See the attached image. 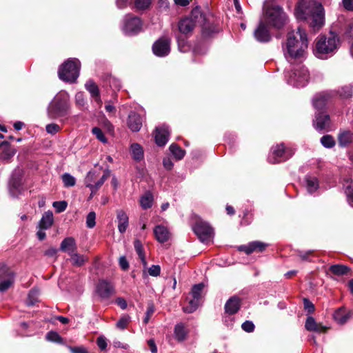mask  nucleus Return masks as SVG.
<instances>
[{
    "mask_svg": "<svg viewBox=\"0 0 353 353\" xmlns=\"http://www.w3.org/2000/svg\"><path fill=\"white\" fill-rule=\"evenodd\" d=\"M295 16L298 20L306 21L314 32L325 25V9L321 3L315 0H300L295 8Z\"/></svg>",
    "mask_w": 353,
    "mask_h": 353,
    "instance_id": "obj_1",
    "label": "nucleus"
},
{
    "mask_svg": "<svg viewBox=\"0 0 353 353\" xmlns=\"http://www.w3.org/2000/svg\"><path fill=\"white\" fill-rule=\"evenodd\" d=\"M308 46L306 32L299 27L296 31L289 32L287 39L283 44V51L286 60L292 63L296 60L303 58Z\"/></svg>",
    "mask_w": 353,
    "mask_h": 353,
    "instance_id": "obj_2",
    "label": "nucleus"
},
{
    "mask_svg": "<svg viewBox=\"0 0 353 353\" xmlns=\"http://www.w3.org/2000/svg\"><path fill=\"white\" fill-rule=\"evenodd\" d=\"M339 46V36L330 32L327 35H320L316 38L314 54L319 59H326L332 57L337 52Z\"/></svg>",
    "mask_w": 353,
    "mask_h": 353,
    "instance_id": "obj_3",
    "label": "nucleus"
},
{
    "mask_svg": "<svg viewBox=\"0 0 353 353\" xmlns=\"http://www.w3.org/2000/svg\"><path fill=\"white\" fill-rule=\"evenodd\" d=\"M69 110V94L62 90L57 93L49 103L47 114L50 119H56L68 115Z\"/></svg>",
    "mask_w": 353,
    "mask_h": 353,
    "instance_id": "obj_4",
    "label": "nucleus"
},
{
    "mask_svg": "<svg viewBox=\"0 0 353 353\" xmlns=\"http://www.w3.org/2000/svg\"><path fill=\"white\" fill-rule=\"evenodd\" d=\"M288 21V16L281 6H271L264 10V23L267 26L279 30Z\"/></svg>",
    "mask_w": 353,
    "mask_h": 353,
    "instance_id": "obj_5",
    "label": "nucleus"
},
{
    "mask_svg": "<svg viewBox=\"0 0 353 353\" xmlns=\"http://www.w3.org/2000/svg\"><path fill=\"white\" fill-rule=\"evenodd\" d=\"M204 21V15L200 8L196 7L192 10L189 17H185L179 21L178 28L181 35L189 37L192 34L196 23L201 24Z\"/></svg>",
    "mask_w": 353,
    "mask_h": 353,
    "instance_id": "obj_6",
    "label": "nucleus"
},
{
    "mask_svg": "<svg viewBox=\"0 0 353 353\" xmlns=\"http://www.w3.org/2000/svg\"><path fill=\"white\" fill-rule=\"evenodd\" d=\"M81 63L76 58L65 61L59 68L58 75L63 81L73 83L79 75Z\"/></svg>",
    "mask_w": 353,
    "mask_h": 353,
    "instance_id": "obj_7",
    "label": "nucleus"
},
{
    "mask_svg": "<svg viewBox=\"0 0 353 353\" xmlns=\"http://www.w3.org/2000/svg\"><path fill=\"white\" fill-rule=\"evenodd\" d=\"M287 83L294 87L301 88L307 85L309 73L307 68L302 65H298L291 72L285 74Z\"/></svg>",
    "mask_w": 353,
    "mask_h": 353,
    "instance_id": "obj_8",
    "label": "nucleus"
},
{
    "mask_svg": "<svg viewBox=\"0 0 353 353\" xmlns=\"http://www.w3.org/2000/svg\"><path fill=\"white\" fill-rule=\"evenodd\" d=\"M294 153L292 148H285L283 143H281L271 148L268 160L271 163H281L288 160Z\"/></svg>",
    "mask_w": 353,
    "mask_h": 353,
    "instance_id": "obj_9",
    "label": "nucleus"
},
{
    "mask_svg": "<svg viewBox=\"0 0 353 353\" xmlns=\"http://www.w3.org/2000/svg\"><path fill=\"white\" fill-rule=\"evenodd\" d=\"M142 30V21L138 17L131 14L125 16L123 20L122 30L125 34L132 36L140 32Z\"/></svg>",
    "mask_w": 353,
    "mask_h": 353,
    "instance_id": "obj_10",
    "label": "nucleus"
},
{
    "mask_svg": "<svg viewBox=\"0 0 353 353\" xmlns=\"http://www.w3.org/2000/svg\"><path fill=\"white\" fill-rule=\"evenodd\" d=\"M109 176L110 172L108 170H105L101 177H99V172L94 170H90L88 172L85 178V185L90 189H92V192L99 190Z\"/></svg>",
    "mask_w": 353,
    "mask_h": 353,
    "instance_id": "obj_11",
    "label": "nucleus"
},
{
    "mask_svg": "<svg viewBox=\"0 0 353 353\" xmlns=\"http://www.w3.org/2000/svg\"><path fill=\"white\" fill-rule=\"evenodd\" d=\"M193 230L199 240L205 243L210 242L213 237L214 231L212 227L201 220H197L193 226Z\"/></svg>",
    "mask_w": 353,
    "mask_h": 353,
    "instance_id": "obj_12",
    "label": "nucleus"
},
{
    "mask_svg": "<svg viewBox=\"0 0 353 353\" xmlns=\"http://www.w3.org/2000/svg\"><path fill=\"white\" fill-rule=\"evenodd\" d=\"M203 288L204 285L203 283L196 284L192 286L190 292L192 298L188 300V305L183 307L184 312L192 313L197 309L199 305V301L201 297V293Z\"/></svg>",
    "mask_w": 353,
    "mask_h": 353,
    "instance_id": "obj_13",
    "label": "nucleus"
},
{
    "mask_svg": "<svg viewBox=\"0 0 353 353\" xmlns=\"http://www.w3.org/2000/svg\"><path fill=\"white\" fill-rule=\"evenodd\" d=\"M335 95L332 91H324L317 93L312 99V104L316 112H323L326 105Z\"/></svg>",
    "mask_w": 353,
    "mask_h": 353,
    "instance_id": "obj_14",
    "label": "nucleus"
},
{
    "mask_svg": "<svg viewBox=\"0 0 353 353\" xmlns=\"http://www.w3.org/2000/svg\"><path fill=\"white\" fill-rule=\"evenodd\" d=\"M152 51L156 56L159 57L168 55L170 52V39L167 37L159 39L154 43Z\"/></svg>",
    "mask_w": 353,
    "mask_h": 353,
    "instance_id": "obj_15",
    "label": "nucleus"
},
{
    "mask_svg": "<svg viewBox=\"0 0 353 353\" xmlns=\"http://www.w3.org/2000/svg\"><path fill=\"white\" fill-rule=\"evenodd\" d=\"M313 126L318 131L327 129L330 126L329 114L325 112H316Z\"/></svg>",
    "mask_w": 353,
    "mask_h": 353,
    "instance_id": "obj_16",
    "label": "nucleus"
},
{
    "mask_svg": "<svg viewBox=\"0 0 353 353\" xmlns=\"http://www.w3.org/2000/svg\"><path fill=\"white\" fill-rule=\"evenodd\" d=\"M96 292L100 298L105 299L114 293V287L106 280H99L96 287Z\"/></svg>",
    "mask_w": 353,
    "mask_h": 353,
    "instance_id": "obj_17",
    "label": "nucleus"
},
{
    "mask_svg": "<svg viewBox=\"0 0 353 353\" xmlns=\"http://www.w3.org/2000/svg\"><path fill=\"white\" fill-rule=\"evenodd\" d=\"M16 149L8 142L0 143V163H8L16 154Z\"/></svg>",
    "mask_w": 353,
    "mask_h": 353,
    "instance_id": "obj_18",
    "label": "nucleus"
},
{
    "mask_svg": "<svg viewBox=\"0 0 353 353\" xmlns=\"http://www.w3.org/2000/svg\"><path fill=\"white\" fill-rule=\"evenodd\" d=\"M170 132L168 126L163 125L156 128L154 133L155 142L159 146L165 145L168 141Z\"/></svg>",
    "mask_w": 353,
    "mask_h": 353,
    "instance_id": "obj_19",
    "label": "nucleus"
},
{
    "mask_svg": "<svg viewBox=\"0 0 353 353\" xmlns=\"http://www.w3.org/2000/svg\"><path fill=\"white\" fill-rule=\"evenodd\" d=\"M10 193L13 197L17 196L22 190L21 176L13 173L9 181Z\"/></svg>",
    "mask_w": 353,
    "mask_h": 353,
    "instance_id": "obj_20",
    "label": "nucleus"
},
{
    "mask_svg": "<svg viewBox=\"0 0 353 353\" xmlns=\"http://www.w3.org/2000/svg\"><path fill=\"white\" fill-rule=\"evenodd\" d=\"M268 245L261 241H252L248 245H242L239 246L238 250L244 252L247 254H250L254 252H263Z\"/></svg>",
    "mask_w": 353,
    "mask_h": 353,
    "instance_id": "obj_21",
    "label": "nucleus"
},
{
    "mask_svg": "<svg viewBox=\"0 0 353 353\" xmlns=\"http://www.w3.org/2000/svg\"><path fill=\"white\" fill-rule=\"evenodd\" d=\"M143 117L136 113L131 112L128 116V125L132 132H139L142 127Z\"/></svg>",
    "mask_w": 353,
    "mask_h": 353,
    "instance_id": "obj_22",
    "label": "nucleus"
},
{
    "mask_svg": "<svg viewBox=\"0 0 353 353\" xmlns=\"http://www.w3.org/2000/svg\"><path fill=\"white\" fill-rule=\"evenodd\" d=\"M254 37L259 42H268L271 39V35L264 22H261L254 31Z\"/></svg>",
    "mask_w": 353,
    "mask_h": 353,
    "instance_id": "obj_23",
    "label": "nucleus"
},
{
    "mask_svg": "<svg viewBox=\"0 0 353 353\" xmlns=\"http://www.w3.org/2000/svg\"><path fill=\"white\" fill-rule=\"evenodd\" d=\"M241 307V299L236 296L230 298L225 304V314H234Z\"/></svg>",
    "mask_w": 353,
    "mask_h": 353,
    "instance_id": "obj_24",
    "label": "nucleus"
},
{
    "mask_svg": "<svg viewBox=\"0 0 353 353\" xmlns=\"http://www.w3.org/2000/svg\"><path fill=\"white\" fill-rule=\"evenodd\" d=\"M60 250L70 255L77 250V244L73 237H66L61 243Z\"/></svg>",
    "mask_w": 353,
    "mask_h": 353,
    "instance_id": "obj_25",
    "label": "nucleus"
},
{
    "mask_svg": "<svg viewBox=\"0 0 353 353\" xmlns=\"http://www.w3.org/2000/svg\"><path fill=\"white\" fill-rule=\"evenodd\" d=\"M117 219L118 222V230L120 233L123 234L128 227V216L123 210H119L117 211Z\"/></svg>",
    "mask_w": 353,
    "mask_h": 353,
    "instance_id": "obj_26",
    "label": "nucleus"
},
{
    "mask_svg": "<svg viewBox=\"0 0 353 353\" xmlns=\"http://www.w3.org/2000/svg\"><path fill=\"white\" fill-rule=\"evenodd\" d=\"M85 88L90 92L91 97L94 99L95 101L99 104H101L99 89L94 81L89 79L85 83Z\"/></svg>",
    "mask_w": 353,
    "mask_h": 353,
    "instance_id": "obj_27",
    "label": "nucleus"
},
{
    "mask_svg": "<svg viewBox=\"0 0 353 353\" xmlns=\"http://www.w3.org/2000/svg\"><path fill=\"white\" fill-rule=\"evenodd\" d=\"M338 142L341 147H346L353 142V132L350 130H341L338 134Z\"/></svg>",
    "mask_w": 353,
    "mask_h": 353,
    "instance_id": "obj_28",
    "label": "nucleus"
},
{
    "mask_svg": "<svg viewBox=\"0 0 353 353\" xmlns=\"http://www.w3.org/2000/svg\"><path fill=\"white\" fill-rule=\"evenodd\" d=\"M188 330L183 323L176 324L174 329V336L176 341L182 342L186 339Z\"/></svg>",
    "mask_w": 353,
    "mask_h": 353,
    "instance_id": "obj_29",
    "label": "nucleus"
},
{
    "mask_svg": "<svg viewBox=\"0 0 353 353\" xmlns=\"http://www.w3.org/2000/svg\"><path fill=\"white\" fill-rule=\"evenodd\" d=\"M305 187L310 194L316 192L319 188V181L317 177L312 175H306L304 179Z\"/></svg>",
    "mask_w": 353,
    "mask_h": 353,
    "instance_id": "obj_30",
    "label": "nucleus"
},
{
    "mask_svg": "<svg viewBox=\"0 0 353 353\" xmlns=\"http://www.w3.org/2000/svg\"><path fill=\"white\" fill-rule=\"evenodd\" d=\"M53 221V213L52 211L48 210L43 214L39 223V228L41 230H48L52 226Z\"/></svg>",
    "mask_w": 353,
    "mask_h": 353,
    "instance_id": "obj_31",
    "label": "nucleus"
},
{
    "mask_svg": "<svg viewBox=\"0 0 353 353\" xmlns=\"http://www.w3.org/2000/svg\"><path fill=\"white\" fill-rule=\"evenodd\" d=\"M154 233L157 240L160 243H164L169 239V232L163 225H157L154 229Z\"/></svg>",
    "mask_w": 353,
    "mask_h": 353,
    "instance_id": "obj_32",
    "label": "nucleus"
},
{
    "mask_svg": "<svg viewBox=\"0 0 353 353\" xmlns=\"http://www.w3.org/2000/svg\"><path fill=\"white\" fill-rule=\"evenodd\" d=\"M333 317L339 324L343 325L349 320L350 314L343 307H340L334 312Z\"/></svg>",
    "mask_w": 353,
    "mask_h": 353,
    "instance_id": "obj_33",
    "label": "nucleus"
},
{
    "mask_svg": "<svg viewBox=\"0 0 353 353\" xmlns=\"http://www.w3.org/2000/svg\"><path fill=\"white\" fill-rule=\"evenodd\" d=\"M343 188L347 202L353 207V180L350 178L344 179Z\"/></svg>",
    "mask_w": 353,
    "mask_h": 353,
    "instance_id": "obj_34",
    "label": "nucleus"
},
{
    "mask_svg": "<svg viewBox=\"0 0 353 353\" xmlns=\"http://www.w3.org/2000/svg\"><path fill=\"white\" fill-rule=\"evenodd\" d=\"M169 150L176 161L181 160L185 154V151L176 143H172Z\"/></svg>",
    "mask_w": 353,
    "mask_h": 353,
    "instance_id": "obj_35",
    "label": "nucleus"
},
{
    "mask_svg": "<svg viewBox=\"0 0 353 353\" xmlns=\"http://www.w3.org/2000/svg\"><path fill=\"white\" fill-rule=\"evenodd\" d=\"M329 270L334 275L343 276L347 274L350 271V269L346 265L336 264L331 265L329 268Z\"/></svg>",
    "mask_w": 353,
    "mask_h": 353,
    "instance_id": "obj_36",
    "label": "nucleus"
},
{
    "mask_svg": "<svg viewBox=\"0 0 353 353\" xmlns=\"http://www.w3.org/2000/svg\"><path fill=\"white\" fill-rule=\"evenodd\" d=\"M134 247L136 252L137 253L139 257L140 258V259L142 262L143 267L146 268L147 262H146L145 257V253H144L143 245H142L141 241L139 239H136L134 241Z\"/></svg>",
    "mask_w": 353,
    "mask_h": 353,
    "instance_id": "obj_37",
    "label": "nucleus"
},
{
    "mask_svg": "<svg viewBox=\"0 0 353 353\" xmlns=\"http://www.w3.org/2000/svg\"><path fill=\"white\" fill-rule=\"evenodd\" d=\"M70 256L72 265L75 266H82L85 262L88 261V258L85 256L79 254L76 252H73Z\"/></svg>",
    "mask_w": 353,
    "mask_h": 353,
    "instance_id": "obj_38",
    "label": "nucleus"
},
{
    "mask_svg": "<svg viewBox=\"0 0 353 353\" xmlns=\"http://www.w3.org/2000/svg\"><path fill=\"white\" fill-rule=\"evenodd\" d=\"M153 196L148 192L145 193L140 199V205L143 209L150 208L152 205Z\"/></svg>",
    "mask_w": 353,
    "mask_h": 353,
    "instance_id": "obj_39",
    "label": "nucleus"
},
{
    "mask_svg": "<svg viewBox=\"0 0 353 353\" xmlns=\"http://www.w3.org/2000/svg\"><path fill=\"white\" fill-rule=\"evenodd\" d=\"M131 153L134 159L140 161L143 158V150L142 147L138 143L131 145Z\"/></svg>",
    "mask_w": 353,
    "mask_h": 353,
    "instance_id": "obj_40",
    "label": "nucleus"
},
{
    "mask_svg": "<svg viewBox=\"0 0 353 353\" xmlns=\"http://www.w3.org/2000/svg\"><path fill=\"white\" fill-rule=\"evenodd\" d=\"M10 277L0 280V292L3 293L7 291L14 282L15 275H9Z\"/></svg>",
    "mask_w": 353,
    "mask_h": 353,
    "instance_id": "obj_41",
    "label": "nucleus"
},
{
    "mask_svg": "<svg viewBox=\"0 0 353 353\" xmlns=\"http://www.w3.org/2000/svg\"><path fill=\"white\" fill-rule=\"evenodd\" d=\"M187 37L184 35H177L176 40L178 43L179 50L181 52H188L190 49V46L187 41Z\"/></svg>",
    "mask_w": 353,
    "mask_h": 353,
    "instance_id": "obj_42",
    "label": "nucleus"
},
{
    "mask_svg": "<svg viewBox=\"0 0 353 353\" xmlns=\"http://www.w3.org/2000/svg\"><path fill=\"white\" fill-rule=\"evenodd\" d=\"M338 93L340 97L343 99H348L352 97L353 96V85L350 84L341 87L339 90Z\"/></svg>",
    "mask_w": 353,
    "mask_h": 353,
    "instance_id": "obj_43",
    "label": "nucleus"
},
{
    "mask_svg": "<svg viewBox=\"0 0 353 353\" xmlns=\"http://www.w3.org/2000/svg\"><path fill=\"white\" fill-rule=\"evenodd\" d=\"M320 141L321 143L326 148H332L336 144L334 137L330 134L323 136Z\"/></svg>",
    "mask_w": 353,
    "mask_h": 353,
    "instance_id": "obj_44",
    "label": "nucleus"
},
{
    "mask_svg": "<svg viewBox=\"0 0 353 353\" xmlns=\"http://www.w3.org/2000/svg\"><path fill=\"white\" fill-rule=\"evenodd\" d=\"M39 295V290L37 288H32L28 294L27 304L28 305H33L38 301Z\"/></svg>",
    "mask_w": 353,
    "mask_h": 353,
    "instance_id": "obj_45",
    "label": "nucleus"
},
{
    "mask_svg": "<svg viewBox=\"0 0 353 353\" xmlns=\"http://www.w3.org/2000/svg\"><path fill=\"white\" fill-rule=\"evenodd\" d=\"M61 178L63 185L66 188L72 187L76 183L75 178L68 173H64Z\"/></svg>",
    "mask_w": 353,
    "mask_h": 353,
    "instance_id": "obj_46",
    "label": "nucleus"
},
{
    "mask_svg": "<svg viewBox=\"0 0 353 353\" xmlns=\"http://www.w3.org/2000/svg\"><path fill=\"white\" fill-rule=\"evenodd\" d=\"M9 275H14V272L7 265L0 263V280L10 277Z\"/></svg>",
    "mask_w": 353,
    "mask_h": 353,
    "instance_id": "obj_47",
    "label": "nucleus"
},
{
    "mask_svg": "<svg viewBox=\"0 0 353 353\" xmlns=\"http://www.w3.org/2000/svg\"><path fill=\"white\" fill-rule=\"evenodd\" d=\"M134 2L137 10H145L151 4V0H134Z\"/></svg>",
    "mask_w": 353,
    "mask_h": 353,
    "instance_id": "obj_48",
    "label": "nucleus"
},
{
    "mask_svg": "<svg viewBox=\"0 0 353 353\" xmlns=\"http://www.w3.org/2000/svg\"><path fill=\"white\" fill-rule=\"evenodd\" d=\"M154 311H155V307H154V304L152 302L149 303L148 307H147L146 312H145V316L143 321L144 324H147L149 322L150 317L152 316Z\"/></svg>",
    "mask_w": 353,
    "mask_h": 353,
    "instance_id": "obj_49",
    "label": "nucleus"
},
{
    "mask_svg": "<svg viewBox=\"0 0 353 353\" xmlns=\"http://www.w3.org/2000/svg\"><path fill=\"white\" fill-rule=\"evenodd\" d=\"M46 339L52 342H56V343H61V337L60 335L54 331H50L47 333L46 336Z\"/></svg>",
    "mask_w": 353,
    "mask_h": 353,
    "instance_id": "obj_50",
    "label": "nucleus"
},
{
    "mask_svg": "<svg viewBox=\"0 0 353 353\" xmlns=\"http://www.w3.org/2000/svg\"><path fill=\"white\" fill-rule=\"evenodd\" d=\"M92 132L94 135H95V137L97 138V139H99L102 143L107 142V139L105 138L103 132L99 128H98V127L93 128L92 129Z\"/></svg>",
    "mask_w": 353,
    "mask_h": 353,
    "instance_id": "obj_51",
    "label": "nucleus"
},
{
    "mask_svg": "<svg viewBox=\"0 0 353 353\" xmlns=\"http://www.w3.org/2000/svg\"><path fill=\"white\" fill-rule=\"evenodd\" d=\"M96 214L94 212H90L88 213L86 217V226L88 228H93L95 225Z\"/></svg>",
    "mask_w": 353,
    "mask_h": 353,
    "instance_id": "obj_52",
    "label": "nucleus"
},
{
    "mask_svg": "<svg viewBox=\"0 0 353 353\" xmlns=\"http://www.w3.org/2000/svg\"><path fill=\"white\" fill-rule=\"evenodd\" d=\"M130 320V317L128 315L123 316L117 323V327L121 330L125 329Z\"/></svg>",
    "mask_w": 353,
    "mask_h": 353,
    "instance_id": "obj_53",
    "label": "nucleus"
},
{
    "mask_svg": "<svg viewBox=\"0 0 353 353\" xmlns=\"http://www.w3.org/2000/svg\"><path fill=\"white\" fill-rule=\"evenodd\" d=\"M52 206L55 208L57 212L60 213L65 210L68 203L65 201H54Z\"/></svg>",
    "mask_w": 353,
    "mask_h": 353,
    "instance_id": "obj_54",
    "label": "nucleus"
},
{
    "mask_svg": "<svg viewBox=\"0 0 353 353\" xmlns=\"http://www.w3.org/2000/svg\"><path fill=\"white\" fill-rule=\"evenodd\" d=\"M48 133L54 134L60 130V127L56 123L48 124L46 127Z\"/></svg>",
    "mask_w": 353,
    "mask_h": 353,
    "instance_id": "obj_55",
    "label": "nucleus"
},
{
    "mask_svg": "<svg viewBox=\"0 0 353 353\" xmlns=\"http://www.w3.org/2000/svg\"><path fill=\"white\" fill-rule=\"evenodd\" d=\"M242 329L246 332H252L254 330V324L252 321H246L241 325Z\"/></svg>",
    "mask_w": 353,
    "mask_h": 353,
    "instance_id": "obj_56",
    "label": "nucleus"
},
{
    "mask_svg": "<svg viewBox=\"0 0 353 353\" xmlns=\"http://www.w3.org/2000/svg\"><path fill=\"white\" fill-rule=\"evenodd\" d=\"M161 273V268L159 265H152L148 269V274L152 276H157Z\"/></svg>",
    "mask_w": 353,
    "mask_h": 353,
    "instance_id": "obj_57",
    "label": "nucleus"
},
{
    "mask_svg": "<svg viewBox=\"0 0 353 353\" xmlns=\"http://www.w3.org/2000/svg\"><path fill=\"white\" fill-rule=\"evenodd\" d=\"M316 321L312 316H307L305 323V327L307 331L314 329V326L316 325Z\"/></svg>",
    "mask_w": 353,
    "mask_h": 353,
    "instance_id": "obj_58",
    "label": "nucleus"
},
{
    "mask_svg": "<svg viewBox=\"0 0 353 353\" xmlns=\"http://www.w3.org/2000/svg\"><path fill=\"white\" fill-rule=\"evenodd\" d=\"M233 314H225L223 316V323L228 327H232L234 322Z\"/></svg>",
    "mask_w": 353,
    "mask_h": 353,
    "instance_id": "obj_59",
    "label": "nucleus"
},
{
    "mask_svg": "<svg viewBox=\"0 0 353 353\" xmlns=\"http://www.w3.org/2000/svg\"><path fill=\"white\" fill-rule=\"evenodd\" d=\"M75 101L77 105L79 106H84L85 104V100L84 98V94L81 92H79L75 95Z\"/></svg>",
    "mask_w": 353,
    "mask_h": 353,
    "instance_id": "obj_60",
    "label": "nucleus"
},
{
    "mask_svg": "<svg viewBox=\"0 0 353 353\" xmlns=\"http://www.w3.org/2000/svg\"><path fill=\"white\" fill-rule=\"evenodd\" d=\"M109 83L110 87L114 90H119L121 87L120 81L114 77H110Z\"/></svg>",
    "mask_w": 353,
    "mask_h": 353,
    "instance_id": "obj_61",
    "label": "nucleus"
},
{
    "mask_svg": "<svg viewBox=\"0 0 353 353\" xmlns=\"http://www.w3.org/2000/svg\"><path fill=\"white\" fill-rule=\"evenodd\" d=\"M97 343L101 350H105L108 345L106 339L103 336L98 337L97 340Z\"/></svg>",
    "mask_w": 353,
    "mask_h": 353,
    "instance_id": "obj_62",
    "label": "nucleus"
},
{
    "mask_svg": "<svg viewBox=\"0 0 353 353\" xmlns=\"http://www.w3.org/2000/svg\"><path fill=\"white\" fill-rule=\"evenodd\" d=\"M303 303L305 310H307L309 313H312L314 311V304L307 299H303Z\"/></svg>",
    "mask_w": 353,
    "mask_h": 353,
    "instance_id": "obj_63",
    "label": "nucleus"
},
{
    "mask_svg": "<svg viewBox=\"0 0 353 353\" xmlns=\"http://www.w3.org/2000/svg\"><path fill=\"white\" fill-rule=\"evenodd\" d=\"M344 35L348 38L353 37V23H350L345 26Z\"/></svg>",
    "mask_w": 353,
    "mask_h": 353,
    "instance_id": "obj_64",
    "label": "nucleus"
}]
</instances>
